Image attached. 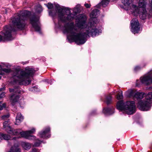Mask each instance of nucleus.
I'll return each mask as SVG.
<instances>
[{"instance_id": "21", "label": "nucleus", "mask_w": 152, "mask_h": 152, "mask_svg": "<svg viewBox=\"0 0 152 152\" xmlns=\"http://www.w3.org/2000/svg\"><path fill=\"white\" fill-rule=\"evenodd\" d=\"M111 100V97L110 95H109L108 97L106 98L105 101L107 104H109L110 103Z\"/></svg>"}, {"instance_id": "4", "label": "nucleus", "mask_w": 152, "mask_h": 152, "mask_svg": "<svg viewBox=\"0 0 152 152\" xmlns=\"http://www.w3.org/2000/svg\"><path fill=\"white\" fill-rule=\"evenodd\" d=\"M130 96L136 99L138 102V107L142 111H147L151 107V104L152 103V92L148 93L145 96V99L142 100L145 93L143 92H136L132 90L129 91Z\"/></svg>"}, {"instance_id": "7", "label": "nucleus", "mask_w": 152, "mask_h": 152, "mask_svg": "<svg viewBox=\"0 0 152 152\" xmlns=\"http://www.w3.org/2000/svg\"><path fill=\"white\" fill-rule=\"evenodd\" d=\"M118 110L125 111L128 114L131 115L135 111V105L134 101H127L124 103L123 100L118 101L117 104Z\"/></svg>"}, {"instance_id": "1", "label": "nucleus", "mask_w": 152, "mask_h": 152, "mask_svg": "<svg viewBox=\"0 0 152 152\" xmlns=\"http://www.w3.org/2000/svg\"><path fill=\"white\" fill-rule=\"evenodd\" d=\"M58 19L59 23H63L64 26L62 29L64 34L67 35V38L70 42L75 41L78 45L84 44L86 38L91 35L94 37L99 34V31L91 23H86V16L80 14L77 16L76 19V26L80 29V32L76 33L77 30L74 25V23L71 21L74 18L69 9L67 8L63 11L60 7L58 8Z\"/></svg>"}, {"instance_id": "36", "label": "nucleus", "mask_w": 152, "mask_h": 152, "mask_svg": "<svg viewBox=\"0 0 152 152\" xmlns=\"http://www.w3.org/2000/svg\"><path fill=\"white\" fill-rule=\"evenodd\" d=\"M2 72L0 71V75H2Z\"/></svg>"}, {"instance_id": "2", "label": "nucleus", "mask_w": 152, "mask_h": 152, "mask_svg": "<svg viewBox=\"0 0 152 152\" xmlns=\"http://www.w3.org/2000/svg\"><path fill=\"white\" fill-rule=\"evenodd\" d=\"M31 12L27 10H25L11 19V21L13 27L11 26H6L4 28L3 35H0V42L11 40L12 39L11 32L12 31H15L16 28L21 30L25 27V20L30 18V23L35 31H39L40 30L39 17L34 15L30 17Z\"/></svg>"}, {"instance_id": "32", "label": "nucleus", "mask_w": 152, "mask_h": 152, "mask_svg": "<svg viewBox=\"0 0 152 152\" xmlns=\"http://www.w3.org/2000/svg\"><path fill=\"white\" fill-rule=\"evenodd\" d=\"M5 86L3 87V88H0V91H4L5 90Z\"/></svg>"}, {"instance_id": "28", "label": "nucleus", "mask_w": 152, "mask_h": 152, "mask_svg": "<svg viewBox=\"0 0 152 152\" xmlns=\"http://www.w3.org/2000/svg\"><path fill=\"white\" fill-rule=\"evenodd\" d=\"M5 93L4 92H2L0 94V99L2 98L5 96Z\"/></svg>"}, {"instance_id": "35", "label": "nucleus", "mask_w": 152, "mask_h": 152, "mask_svg": "<svg viewBox=\"0 0 152 152\" xmlns=\"http://www.w3.org/2000/svg\"><path fill=\"white\" fill-rule=\"evenodd\" d=\"M138 81L137 80V83H136V86H138V83H137V82H138Z\"/></svg>"}, {"instance_id": "3", "label": "nucleus", "mask_w": 152, "mask_h": 152, "mask_svg": "<svg viewBox=\"0 0 152 152\" xmlns=\"http://www.w3.org/2000/svg\"><path fill=\"white\" fill-rule=\"evenodd\" d=\"M34 69L26 67L24 70L20 71V68L15 67L12 72V78L16 83L20 85H28L32 80L31 77L35 73Z\"/></svg>"}, {"instance_id": "33", "label": "nucleus", "mask_w": 152, "mask_h": 152, "mask_svg": "<svg viewBox=\"0 0 152 152\" xmlns=\"http://www.w3.org/2000/svg\"><path fill=\"white\" fill-rule=\"evenodd\" d=\"M49 15H53L52 12V11H49Z\"/></svg>"}, {"instance_id": "6", "label": "nucleus", "mask_w": 152, "mask_h": 152, "mask_svg": "<svg viewBox=\"0 0 152 152\" xmlns=\"http://www.w3.org/2000/svg\"><path fill=\"white\" fill-rule=\"evenodd\" d=\"M9 120L5 121L3 124L4 128L6 129V130L8 133L14 135H18L20 134L22 137L26 139H30V137H32L31 134H33L35 131L34 129H32L31 130L22 132H21L20 129H19L13 130L9 126Z\"/></svg>"}, {"instance_id": "34", "label": "nucleus", "mask_w": 152, "mask_h": 152, "mask_svg": "<svg viewBox=\"0 0 152 152\" xmlns=\"http://www.w3.org/2000/svg\"><path fill=\"white\" fill-rule=\"evenodd\" d=\"M35 87H34L32 88V90L33 91V89L35 88Z\"/></svg>"}, {"instance_id": "26", "label": "nucleus", "mask_w": 152, "mask_h": 152, "mask_svg": "<svg viewBox=\"0 0 152 152\" xmlns=\"http://www.w3.org/2000/svg\"><path fill=\"white\" fill-rule=\"evenodd\" d=\"M48 9H51L53 7V5L51 3H48L47 5Z\"/></svg>"}, {"instance_id": "9", "label": "nucleus", "mask_w": 152, "mask_h": 152, "mask_svg": "<svg viewBox=\"0 0 152 152\" xmlns=\"http://www.w3.org/2000/svg\"><path fill=\"white\" fill-rule=\"evenodd\" d=\"M139 23L136 18L133 19L131 21V31L134 34L138 33L140 30Z\"/></svg>"}, {"instance_id": "14", "label": "nucleus", "mask_w": 152, "mask_h": 152, "mask_svg": "<svg viewBox=\"0 0 152 152\" xmlns=\"http://www.w3.org/2000/svg\"><path fill=\"white\" fill-rule=\"evenodd\" d=\"M23 119V117L22 116L20 113L17 114L16 118L15 124L18 125Z\"/></svg>"}, {"instance_id": "16", "label": "nucleus", "mask_w": 152, "mask_h": 152, "mask_svg": "<svg viewBox=\"0 0 152 152\" xmlns=\"http://www.w3.org/2000/svg\"><path fill=\"white\" fill-rule=\"evenodd\" d=\"M99 10L97 9H95L93 10L90 14V17L92 18H95L99 14Z\"/></svg>"}, {"instance_id": "27", "label": "nucleus", "mask_w": 152, "mask_h": 152, "mask_svg": "<svg viewBox=\"0 0 152 152\" xmlns=\"http://www.w3.org/2000/svg\"><path fill=\"white\" fill-rule=\"evenodd\" d=\"M84 6L86 8H90L91 5L90 4L86 3L85 4Z\"/></svg>"}, {"instance_id": "25", "label": "nucleus", "mask_w": 152, "mask_h": 152, "mask_svg": "<svg viewBox=\"0 0 152 152\" xmlns=\"http://www.w3.org/2000/svg\"><path fill=\"white\" fill-rule=\"evenodd\" d=\"M5 103H2L1 102H0V110H1L3 109L4 107L5 106Z\"/></svg>"}, {"instance_id": "11", "label": "nucleus", "mask_w": 152, "mask_h": 152, "mask_svg": "<svg viewBox=\"0 0 152 152\" xmlns=\"http://www.w3.org/2000/svg\"><path fill=\"white\" fill-rule=\"evenodd\" d=\"M50 128L48 127L45 130L39 133V137L42 138L49 137L50 136L49 134L50 132Z\"/></svg>"}, {"instance_id": "20", "label": "nucleus", "mask_w": 152, "mask_h": 152, "mask_svg": "<svg viewBox=\"0 0 152 152\" xmlns=\"http://www.w3.org/2000/svg\"><path fill=\"white\" fill-rule=\"evenodd\" d=\"M8 152H20V151L18 147H16L14 146L12 147L11 151Z\"/></svg>"}, {"instance_id": "18", "label": "nucleus", "mask_w": 152, "mask_h": 152, "mask_svg": "<svg viewBox=\"0 0 152 152\" xmlns=\"http://www.w3.org/2000/svg\"><path fill=\"white\" fill-rule=\"evenodd\" d=\"M22 145L23 148L26 150H28L31 147V144L28 143L23 142L22 144Z\"/></svg>"}, {"instance_id": "30", "label": "nucleus", "mask_w": 152, "mask_h": 152, "mask_svg": "<svg viewBox=\"0 0 152 152\" xmlns=\"http://www.w3.org/2000/svg\"><path fill=\"white\" fill-rule=\"evenodd\" d=\"M140 67L139 66H137L134 68V70L135 71H137L140 69Z\"/></svg>"}, {"instance_id": "24", "label": "nucleus", "mask_w": 152, "mask_h": 152, "mask_svg": "<svg viewBox=\"0 0 152 152\" xmlns=\"http://www.w3.org/2000/svg\"><path fill=\"white\" fill-rule=\"evenodd\" d=\"M42 7L40 5L38 6L37 8V12H42Z\"/></svg>"}, {"instance_id": "13", "label": "nucleus", "mask_w": 152, "mask_h": 152, "mask_svg": "<svg viewBox=\"0 0 152 152\" xmlns=\"http://www.w3.org/2000/svg\"><path fill=\"white\" fill-rule=\"evenodd\" d=\"M10 66L7 64H3L2 65V66H1V65H0V67H1V70L3 71L6 73H9L11 72V70L9 69H5L4 68H2V67H6L7 68H9L10 67Z\"/></svg>"}, {"instance_id": "12", "label": "nucleus", "mask_w": 152, "mask_h": 152, "mask_svg": "<svg viewBox=\"0 0 152 152\" xmlns=\"http://www.w3.org/2000/svg\"><path fill=\"white\" fill-rule=\"evenodd\" d=\"M147 4V2L146 0H140L138 2V6L137 7H138L139 10L146 9Z\"/></svg>"}, {"instance_id": "38", "label": "nucleus", "mask_w": 152, "mask_h": 152, "mask_svg": "<svg viewBox=\"0 0 152 152\" xmlns=\"http://www.w3.org/2000/svg\"><path fill=\"white\" fill-rule=\"evenodd\" d=\"M1 78V77L0 76V79Z\"/></svg>"}, {"instance_id": "37", "label": "nucleus", "mask_w": 152, "mask_h": 152, "mask_svg": "<svg viewBox=\"0 0 152 152\" xmlns=\"http://www.w3.org/2000/svg\"><path fill=\"white\" fill-rule=\"evenodd\" d=\"M16 138H17V137H14V138H13V139L15 140V139H16Z\"/></svg>"}, {"instance_id": "29", "label": "nucleus", "mask_w": 152, "mask_h": 152, "mask_svg": "<svg viewBox=\"0 0 152 152\" xmlns=\"http://www.w3.org/2000/svg\"><path fill=\"white\" fill-rule=\"evenodd\" d=\"M40 144V142H35L34 144V146H38Z\"/></svg>"}, {"instance_id": "5", "label": "nucleus", "mask_w": 152, "mask_h": 152, "mask_svg": "<svg viewBox=\"0 0 152 152\" xmlns=\"http://www.w3.org/2000/svg\"><path fill=\"white\" fill-rule=\"evenodd\" d=\"M132 0H122V3L124 4L123 8L126 10H130V11L134 15L139 14V17L141 19L144 20L146 18L147 15L146 9L139 10L138 7L136 5H131Z\"/></svg>"}, {"instance_id": "8", "label": "nucleus", "mask_w": 152, "mask_h": 152, "mask_svg": "<svg viewBox=\"0 0 152 152\" xmlns=\"http://www.w3.org/2000/svg\"><path fill=\"white\" fill-rule=\"evenodd\" d=\"M9 90L10 92H13L15 94H13L10 96V100L11 104L12 105H15L19 99L20 96L17 94H19L20 93V90L19 88H14L12 89L10 88Z\"/></svg>"}, {"instance_id": "10", "label": "nucleus", "mask_w": 152, "mask_h": 152, "mask_svg": "<svg viewBox=\"0 0 152 152\" xmlns=\"http://www.w3.org/2000/svg\"><path fill=\"white\" fill-rule=\"evenodd\" d=\"M140 80L142 83L146 85L152 83V77L150 75L141 77Z\"/></svg>"}, {"instance_id": "17", "label": "nucleus", "mask_w": 152, "mask_h": 152, "mask_svg": "<svg viewBox=\"0 0 152 152\" xmlns=\"http://www.w3.org/2000/svg\"><path fill=\"white\" fill-rule=\"evenodd\" d=\"M110 0H102L101 2L98 4L97 7H99L100 5H102L103 7H106L109 3Z\"/></svg>"}, {"instance_id": "15", "label": "nucleus", "mask_w": 152, "mask_h": 152, "mask_svg": "<svg viewBox=\"0 0 152 152\" xmlns=\"http://www.w3.org/2000/svg\"><path fill=\"white\" fill-rule=\"evenodd\" d=\"M104 113L105 114L110 115L113 113V108H104L103 110Z\"/></svg>"}, {"instance_id": "22", "label": "nucleus", "mask_w": 152, "mask_h": 152, "mask_svg": "<svg viewBox=\"0 0 152 152\" xmlns=\"http://www.w3.org/2000/svg\"><path fill=\"white\" fill-rule=\"evenodd\" d=\"M123 98V96L122 95V91H120L118 94L117 96V98L118 99H122Z\"/></svg>"}, {"instance_id": "23", "label": "nucleus", "mask_w": 152, "mask_h": 152, "mask_svg": "<svg viewBox=\"0 0 152 152\" xmlns=\"http://www.w3.org/2000/svg\"><path fill=\"white\" fill-rule=\"evenodd\" d=\"M9 114H7L6 115H4L2 116L1 117V118L2 119L4 120H6V121L7 120H9V119H8V118L9 117Z\"/></svg>"}, {"instance_id": "19", "label": "nucleus", "mask_w": 152, "mask_h": 152, "mask_svg": "<svg viewBox=\"0 0 152 152\" xmlns=\"http://www.w3.org/2000/svg\"><path fill=\"white\" fill-rule=\"evenodd\" d=\"M10 138V137L8 134L0 133V142L2 139L8 140Z\"/></svg>"}, {"instance_id": "31", "label": "nucleus", "mask_w": 152, "mask_h": 152, "mask_svg": "<svg viewBox=\"0 0 152 152\" xmlns=\"http://www.w3.org/2000/svg\"><path fill=\"white\" fill-rule=\"evenodd\" d=\"M151 9L150 11L152 12V0H151L150 3Z\"/></svg>"}]
</instances>
